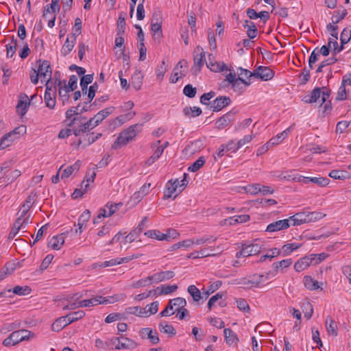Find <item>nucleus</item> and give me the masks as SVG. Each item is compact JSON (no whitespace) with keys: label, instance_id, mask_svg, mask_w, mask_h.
Masks as SVG:
<instances>
[{"label":"nucleus","instance_id":"nucleus-26","mask_svg":"<svg viewBox=\"0 0 351 351\" xmlns=\"http://www.w3.org/2000/svg\"><path fill=\"white\" fill-rule=\"evenodd\" d=\"M328 176L335 180H345L350 178L348 171L337 169L332 170Z\"/></svg>","mask_w":351,"mask_h":351},{"label":"nucleus","instance_id":"nucleus-27","mask_svg":"<svg viewBox=\"0 0 351 351\" xmlns=\"http://www.w3.org/2000/svg\"><path fill=\"white\" fill-rule=\"evenodd\" d=\"M80 165H81L80 161L77 160L73 165L67 167L63 171V172H62V173L61 175V178L62 179L67 178H69L73 173V171H78L80 168Z\"/></svg>","mask_w":351,"mask_h":351},{"label":"nucleus","instance_id":"nucleus-42","mask_svg":"<svg viewBox=\"0 0 351 351\" xmlns=\"http://www.w3.org/2000/svg\"><path fill=\"white\" fill-rule=\"evenodd\" d=\"M158 327L160 331L165 334L171 335V336L176 334V331L173 326L167 324L165 322H160Z\"/></svg>","mask_w":351,"mask_h":351},{"label":"nucleus","instance_id":"nucleus-7","mask_svg":"<svg viewBox=\"0 0 351 351\" xmlns=\"http://www.w3.org/2000/svg\"><path fill=\"white\" fill-rule=\"evenodd\" d=\"M231 103V99L227 96H219L211 102L210 108L213 112H219L223 108L229 106Z\"/></svg>","mask_w":351,"mask_h":351},{"label":"nucleus","instance_id":"nucleus-53","mask_svg":"<svg viewBox=\"0 0 351 351\" xmlns=\"http://www.w3.org/2000/svg\"><path fill=\"white\" fill-rule=\"evenodd\" d=\"M337 58H336L335 57H331L330 58H328L326 60H324V61H322L319 65L318 66L317 70H316V72L317 73H320L322 71V69L325 66H327L328 65H331V64H335L336 62H337Z\"/></svg>","mask_w":351,"mask_h":351},{"label":"nucleus","instance_id":"nucleus-60","mask_svg":"<svg viewBox=\"0 0 351 351\" xmlns=\"http://www.w3.org/2000/svg\"><path fill=\"white\" fill-rule=\"evenodd\" d=\"M193 243H194V241L192 240V239H187V240H185V241H182L178 242V243H177L176 244L173 245L171 247V251L177 250V249L180 248L182 247H190L191 245L193 244Z\"/></svg>","mask_w":351,"mask_h":351},{"label":"nucleus","instance_id":"nucleus-61","mask_svg":"<svg viewBox=\"0 0 351 351\" xmlns=\"http://www.w3.org/2000/svg\"><path fill=\"white\" fill-rule=\"evenodd\" d=\"M12 136L18 139L21 135L26 133V126L21 125L15 128L12 131L10 132Z\"/></svg>","mask_w":351,"mask_h":351},{"label":"nucleus","instance_id":"nucleus-1","mask_svg":"<svg viewBox=\"0 0 351 351\" xmlns=\"http://www.w3.org/2000/svg\"><path fill=\"white\" fill-rule=\"evenodd\" d=\"M142 125L143 124L136 123L130 125L129 128L122 131L112 144V149H117L121 146L128 144L141 131Z\"/></svg>","mask_w":351,"mask_h":351},{"label":"nucleus","instance_id":"nucleus-20","mask_svg":"<svg viewBox=\"0 0 351 351\" xmlns=\"http://www.w3.org/2000/svg\"><path fill=\"white\" fill-rule=\"evenodd\" d=\"M321 88H315L310 95H306L303 99L306 103L312 104L316 102L321 97Z\"/></svg>","mask_w":351,"mask_h":351},{"label":"nucleus","instance_id":"nucleus-59","mask_svg":"<svg viewBox=\"0 0 351 351\" xmlns=\"http://www.w3.org/2000/svg\"><path fill=\"white\" fill-rule=\"evenodd\" d=\"M153 282L151 276L147 277L145 279H141L136 282H134L132 285L133 288H138L141 287H145L147 285H150Z\"/></svg>","mask_w":351,"mask_h":351},{"label":"nucleus","instance_id":"nucleus-44","mask_svg":"<svg viewBox=\"0 0 351 351\" xmlns=\"http://www.w3.org/2000/svg\"><path fill=\"white\" fill-rule=\"evenodd\" d=\"M101 136L102 134L101 133L95 134L94 132H91L86 134L84 138V141L86 142L85 146H88L93 144L97 140H98Z\"/></svg>","mask_w":351,"mask_h":351},{"label":"nucleus","instance_id":"nucleus-38","mask_svg":"<svg viewBox=\"0 0 351 351\" xmlns=\"http://www.w3.org/2000/svg\"><path fill=\"white\" fill-rule=\"evenodd\" d=\"M56 95L50 93H45L44 99L46 106L49 109H53L56 106Z\"/></svg>","mask_w":351,"mask_h":351},{"label":"nucleus","instance_id":"nucleus-22","mask_svg":"<svg viewBox=\"0 0 351 351\" xmlns=\"http://www.w3.org/2000/svg\"><path fill=\"white\" fill-rule=\"evenodd\" d=\"M64 239L62 234L53 237L48 243V246L51 247L53 250H60L64 244Z\"/></svg>","mask_w":351,"mask_h":351},{"label":"nucleus","instance_id":"nucleus-54","mask_svg":"<svg viewBox=\"0 0 351 351\" xmlns=\"http://www.w3.org/2000/svg\"><path fill=\"white\" fill-rule=\"evenodd\" d=\"M17 47V41L16 39L12 38V43L6 45L7 57L12 58L16 53Z\"/></svg>","mask_w":351,"mask_h":351},{"label":"nucleus","instance_id":"nucleus-51","mask_svg":"<svg viewBox=\"0 0 351 351\" xmlns=\"http://www.w3.org/2000/svg\"><path fill=\"white\" fill-rule=\"evenodd\" d=\"M351 39V29L346 27L340 35V40L342 45L347 44Z\"/></svg>","mask_w":351,"mask_h":351},{"label":"nucleus","instance_id":"nucleus-35","mask_svg":"<svg viewBox=\"0 0 351 351\" xmlns=\"http://www.w3.org/2000/svg\"><path fill=\"white\" fill-rule=\"evenodd\" d=\"M289 132H290V128H288L282 132L281 133L277 134L275 137L271 138L269 141V143L272 145L279 144L281 141H282L287 136Z\"/></svg>","mask_w":351,"mask_h":351},{"label":"nucleus","instance_id":"nucleus-49","mask_svg":"<svg viewBox=\"0 0 351 351\" xmlns=\"http://www.w3.org/2000/svg\"><path fill=\"white\" fill-rule=\"evenodd\" d=\"M258 281H255L252 277L251 280L243 278L237 284L241 285L244 289H249L253 287H258Z\"/></svg>","mask_w":351,"mask_h":351},{"label":"nucleus","instance_id":"nucleus-2","mask_svg":"<svg viewBox=\"0 0 351 351\" xmlns=\"http://www.w3.org/2000/svg\"><path fill=\"white\" fill-rule=\"evenodd\" d=\"M325 216V214L320 212H301L290 217V219H292V226H299L302 223L315 222Z\"/></svg>","mask_w":351,"mask_h":351},{"label":"nucleus","instance_id":"nucleus-11","mask_svg":"<svg viewBox=\"0 0 351 351\" xmlns=\"http://www.w3.org/2000/svg\"><path fill=\"white\" fill-rule=\"evenodd\" d=\"M207 67L212 71L219 72L228 70L227 65L224 62H215L212 59V54L208 56V62L206 63Z\"/></svg>","mask_w":351,"mask_h":351},{"label":"nucleus","instance_id":"nucleus-46","mask_svg":"<svg viewBox=\"0 0 351 351\" xmlns=\"http://www.w3.org/2000/svg\"><path fill=\"white\" fill-rule=\"evenodd\" d=\"M31 288L28 286H16L12 289V293L18 295H27L31 293Z\"/></svg>","mask_w":351,"mask_h":351},{"label":"nucleus","instance_id":"nucleus-21","mask_svg":"<svg viewBox=\"0 0 351 351\" xmlns=\"http://www.w3.org/2000/svg\"><path fill=\"white\" fill-rule=\"evenodd\" d=\"M243 27L247 29V34L250 39L254 38L257 35V28L253 22L245 20Z\"/></svg>","mask_w":351,"mask_h":351},{"label":"nucleus","instance_id":"nucleus-34","mask_svg":"<svg viewBox=\"0 0 351 351\" xmlns=\"http://www.w3.org/2000/svg\"><path fill=\"white\" fill-rule=\"evenodd\" d=\"M75 45V44L73 43V40H70V38H66L60 50L62 56H66L69 53H70L72 51Z\"/></svg>","mask_w":351,"mask_h":351},{"label":"nucleus","instance_id":"nucleus-48","mask_svg":"<svg viewBox=\"0 0 351 351\" xmlns=\"http://www.w3.org/2000/svg\"><path fill=\"white\" fill-rule=\"evenodd\" d=\"M347 14L348 12L346 9H343L341 13L339 10L335 11L334 14L331 18L332 23L337 24L346 17Z\"/></svg>","mask_w":351,"mask_h":351},{"label":"nucleus","instance_id":"nucleus-31","mask_svg":"<svg viewBox=\"0 0 351 351\" xmlns=\"http://www.w3.org/2000/svg\"><path fill=\"white\" fill-rule=\"evenodd\" d=\"M16 138L8 132L3 135L0 140V149H3L9 147Z\"/></svg>","mask_w":351,"mask_h":351},{"label":"nucleus","instance_id":"nucleus-24","mask_svg":"<svg viewBox=\"0 0 351 351\" xmlns=\"http://www.w3.org/2000/svg\"><path fill=\"white\" fill-rule=\"evenodd\" d=\"M88 110L89 108L86 106H83L80 110L79 109V106L72 107L66 112V117L67 119H71L73 115H79Z\"/></svg>","mask_w":351,"mask_h":351},{"label":"nucleus","instance_id":"nucleus-33","mask_svg":"<svg viewBox=\"0 0 351 351\" xmlns=\"http://www.w3.org/2000/svg\"><path fill=\"white\" fill-rule=\"evenodd\" d=\"M183 113L186 117H196L202 114V109L199 107H188L186 106L183 109Z\"/></svg>","mask_w":351,"mask_h":351},{"label":"nucleus","instance_id":"nucleus-23","mask_svg":"<svg viewBox=\"0 0 351 351\" xmlns=\"http://www.w3.org/2000/svg\"><path fill=\"white\" fill-rule=\"evenodd\" d=\"M224 337L228 344L237 343L239 338L234 332L230 328H225L223 330Z\"/></svg>","mask_w":351,"mask_h":351},{"label":"nucleus","instance_id":"nucleus-14","mask_svg":"<svg viewBox=\"0 0 351 351\" xmlns=\"http://www.w3.org/2000/svg\"><path fill=\"white\" fill-rule=\"evenodd\" d=\"M204 60L205 53L204 49L202 47L197 46L194 50V65L202 67Z\"/></svg>","mask_w":351,"mask_h":351},{"label":"nucleus","instance_id":"nucleus-13","mask_svg":"<svg viewBox=\"0 0 351 351\" xmlns=\"http://www.w3.org/2000/svg\"><path fill=\"white\" fill-rule=\"evenodd\" d=\"M175 274L172 271H161L151 276L153 282H160L173 278Z\"/></svg>","mask_w":351,"mask_h":351},{"label":"nucleus","instance_id":"nucleus-19","mask_svg":"<svg viewBox=\"0 0 351 351\" xmlns=\"http://www.w3.org/2000/svg\"><path fill=\"white\" fill-rule=\"evenodd\" d=\"M69 324V322L66 319L65 316L58 318L51 325V330L58 332Z\"/></svg>","mask_w":351,"mask_h":351},{"label":"nucleus","instance_id":"nucleus-15","mask_svg":"<svg viewBox=\"0 0 351 351\" xmlns=\"http://www.w3.org/2000/svg\"><path fill=\"white\" fill-rule=\"evenodd\" d=\"M325 325L326 330L330 335L337 336L338 328L336 322L330 317L328 316L326 319Z\"/></svg>","mask_w":351,"mask_h":351},{"label":"nucleus","instance_id":"nucleus-4","mask_svg":"<svg viewBox=\"0 0 351 351\" xmlns=\"http://www.w3.org/2000/svg\"><path fill=\"white\" fill-rule=\"evenodd\" d=\"M36 63L38 64V68L36 70L41 77V82L51 79L52 69L51 68L50 63L47 60L41 61V60H37Z\"/></svg>","mask_w":351,"mask_h":351},{"label":"nucleus","instance_id":"nucleus-32","mask_svg":"<svg viewBox=\"0 0 351 351\" xmlns=\"http://www.w3.org/2000/svg\"><path fill=\"white\" fill-rule=\"evenodd\" d=\"M176 184L173 183V180H169L166 184L164 191V199L171 198L172 195L177 191Z\"/></svg>","mask_w":351,"mask_h":351},{"label":"nucleus","instance_id":"nucleus-3","mask_svg":"<svg viewBox=\"0 0 351 351\" xmlns=\"http://www.w3.org/2000/svg\"><path fill=\"white\" fill-rule=\"evenodd\" d=\"M110 344L114 346L117 350L121 349H134L137 347V343L128 337H114L110 339Z\"/></svg>","mask_w":351,"mask_h":351},{"label":"nucleus","instance_id":"nucleus-37","mask_svg":"<svg viewBox=\"0 0 351 351\" xmlns=\"http://www.w3.org/2000/svg\"><path fill=\"white\" fill-rule=\"evenodd\" d=\"M187 291L192 296L194 302H199L201 298H204V295L201 293L200 291L195 286H189Z\"/></svg>","mask_w":351,"mask_h":351},{"label":"nucleus","instance_id":"nucleus-28","mask_svg":"<svg viewBox=\"0 0 351 351\" xmlns=\"http://www.w3.org/2000/svg\"><path fill=\"white\" fill-rule=\"evenodd\" d=\"M304 284L305 287L311 291L317 290L320 288L319 282L309 276H305L304 277Z\"/></svg>","mask_w":351,"mask_h":351},{"label":"nucleus","instance_id":"nucleus-18","mask_svg":"<svg viewBox=\"0 0 351 351\" xmlns=\"http://www.w3.org/2000/svg\"><path fill=\"white\" fill-rule=\"evenodd\" d=\"M143 80V75L141 71H137L132 75L130 83L135 90H138L141 88Z\"/></svg>","mask_w":351,"mask_h":351},{"label":"nucleus","instance_id":"nucleus-8","mask_svg":"<svg viewBox=\"0 0 351 351\" xmlns=\"http://www.w3.org/2000/svg\"><path fill=\"white\" fill-rule=\"evenodd\" d=\"M31 335H33V334L27 330H18L10 334V339H12L14 343L16 345L23 341L28 340Z\"/></svg>","mask_w":351,"mask_h":351},{"label":"nucleus","instance_id":"nucleus-50","mask_svg":"<svg viewBox=\"0 0 351 351\" xmlns=\"http://www.w3.org/2000/svg\"><path fill=\"white\" fill-rule=\"evenodd\" d=\"M81 130H83L84 132H89L90 130L95 128L97 126V123L93 119V118H90L89 121L86 123H81Z\"/></svg>","mask_w":351,"mask_h":351},{"label":"nucleus","instance_id":"nucleus-30","mask_svg":"<svg viewBox=\"0 0 351 351\" xmlns=\"http://www.w3.org/2000/svg\"><path fill=\"white\" fill-rule=\"evenodd\" d=\"M49 8H51L52 12L56 13L60 11V5H59V0H51L50 4L44 7L43 16L46 17L47 14L49 12Z\"/></svg>","mask_w":351,"mask_h":351},{"label":"nucleus","instance_id":"nucleus-56","mask_svg":"<svg viewBox=\"0 0 351 351\" xmlns=\"http://www.w3.org/2000/svg\"><path fill=\"white\" fill-rule=\"evenodd\" d=\"M311 182L317 184L319 186L324 187L329 184L330 180L324 177H312Z\"/></svg>","mask_w":351,"mask_h":351},{"label":"nucleus","instance_id":"nucleus-5","mask_svg":"<svg viewBox=\"0 0 351 351\" xmlns=\"http://www.w3.org/2000/svg\"><path fill=\"white\" fill-rule=\"evenodd\" d=\"M292 223V219L290 217L285 219L278 220L269 223L266 228V231L269 232H274L280 230L288 229Z\"/></svg>","mask_w":351,"mask_h":351},{"label":"nucleus","instance_id":"nucleus-36","mask_svg":"<svg viewBox=\"0 0 351 351\" xmlns=\"http://www.w3.org/2000/svg\"><path fill=\"white\" fill-rule=\"evenodd\" d=\"M93 80V75L88 74L84 75L80 80V86L82 88V91L84 94H86L88 85L92 83Z\"/></svg>","mask_w":351,"mask_h":351},{"label":"nucleus","instance_id":"nucleus-64","mask_svg":"<svg viewBox=\"0 0 351 351\" xmlns=\"http://www.w3.org/2000/svg\"><path fill=\"white\" fill-rule=\"evenodd\" d=\"M89 184H86L82 189H76L72 193L71 196L73 199H77L82 197V195L88 190Z\"/></svg>","mask_w":351,"mask_h":351},{"label":"nucleus","instance_id":"nucleus-41","mask_svg":"<svg viewBox=\"0 0 351 351\" xmlns=\"http://www.w3.org/2000/svg\"><path fill=\"white\" fill-rule=\"evenodd\" d=\"M78 78L76 75H72L70 76L68 86H65L64 90L66 93L75 90L77 88Z\"/></svg>","mask_w":351,"mask_h":351},{"label":"nucleus","instance_id":"nucleus-57","mask_svg":"<svg viewBox=\"0 0 351 351\" xmlns=\"http://www.w3.org/2000/svg\"><path fill=\"white\" fill-rule=\"evenodd\" d=\"M178 289V286L176 285H162L161 289L158 293L159 295H168Z\"/></svg>","mask_w":351,"mask_h":351},{"label":"nucleus","instance_id":"nucleus-25","mask_svg":"<svg viewBox=\"0 0 351 351\" xmlns=\"http://www.w3.org/2000/svg\"><path fill=\"white\" fill-rule=\"evenodd\" d=\"M88 110L89 108L86 106H83L80 110L79 109V106L72 107L66 112V117L67 119H71L73 115H79Z\"/></svg>","mask_w":351,"mask_h":351},{"label":"nucleus","instance_id":"nucleus-29","mask_svg":"<svg viewBox=\"0 0 351 351\" xmlns=\"http://www.w3.org/2000/svg\"><path fill=\"white\" fill-rule=\"evenodd\" d=\"M301 246L302 244L300 243H287L284 245L280 250L282 255L285 256L290 254L293 251L299 249L300 247H301Z\"/></svg>","mask_w":351,"mask_h":351},{"label":"nucleus","instance_id":"nucleus-45","mask_svg":"<svg viewBox=\"0 0 351 351\" xmlns=\"http://www.w3.org/2000/svg\"><path fill=\"white\" fill-rule=\"evenodd\" d=\"M346 77H343L341 84L339 88L337 95L336 97V100L343 101L346 99Z\"/></svg>","mask_w":351,"mask_h":351},{"label":"nucleus","instance_id":"nucleus-17","mask_svg":"<svg viewBox=\"0 0 351 351\" xmlns=\"http://www.w3.org/2000/svg\"><path fill=\"white\" fill-rule=\"evenodd\" d=\"M114 110V107L110 106L100 110L97 112L93 118L95 121V122L99 125L104 119H105L108 116L111 114Z\"/></svg>","mask_w":351,"mask_h":351},{"label":"nucleus","instance_id":"nucleus-52","mask_svg":"<svg viewBox=\"0 0 351 351\" xmlns=\"http://www.w3.org/2000/svg\"><path fill=\"white\" fill-rule=\"evenodd\" d=\"M205 163L204 157H199L195 162H194L189 168V171L195 172L199 170Z\"/></svg>","mask_w":351,"mask_h":351},{"label":"nucleus","instance_id":"nucleus-10","mask_svg":"<svg viewBox=\"0 0 351 351\" xmlns=\"http://www.w3.org/2000/svg\"><path fill=\"white\" fill-rule=\"evenodd\" d=\"M140 335L142 339H148L153 344L159 343L160 339L156 330L149 328H143L140 330Z\"/></svg>","mask_w":351,"mask_h":351},{"label":"nucleus","instance_id":"nucleus-9","mask_svg":"<svg viewBox=\"0 0 351 351\" xmlns=\"http://www.w3.org/2000/svg\"><path fill=\"white\" fill-rule=\"evenodd\" d=\"M112 298V297L109 298H104L102 296H96L95 298H93L89 300H82V307H88V306H93L97 304H108L111 303L110 299Z\"/></svg>","mask_w":351,"mask_h":351},{"label":"nucleus","instance_id":"nucleus-55","mask_svg":"<svg viewBox=\"0 0 351 351\" xmlns=\"http://www.w3.org/2000/svg\"><path fill=\"white\" fill-rule=\"evenodd\" d=\"M145 235H146L150 238L156 239L158 241L165 240V239L162 238V236H165V233H162L159 230H148L145 233Z\"/></svg>","mask_w":351,"mask_h":351},{"label":"nucleus","instance_id":"nucleus-12","mask_svg":"<svg viewBox=\"0 0 351 351\" xmlns=\"http://www.w3.org/2000/svg\"><path fill=\"white\" fill-rule=\"evenodd\" d=\"M234 114V112L230 111L220 117L215 123L216 128L221 130L228 125V124L232 121Z\"/></svg>","mask_w":351,"mask_h":351},{"label":"nucleus","instance_id":"nucleus-63","mask_svg":"<svg viewBox=\"0 0 351 351\" xmlns=\"http://www.w3.org/2000/svg\"><path fill=\"white\" fill-rule=\"evenodd\" d=\"M197 93L196 88L193 87L191 84H187L183 89V93L189 98H193Z\"/></svg>","mask_w":351,"mask_h":351},{"label":"nucleus","instance_id":"nucleus-58","mask_svg":"<svg viewBox=\"0 0 351 351\" xmlns=\"http://www.w3.org/2000/svg\"><path fill=\"white\" fill-rule=\"evenodd\" d=\"M142 228H136V229L133 230L132 232H130L129 234L125 237V240L126 242L131 243L134 241L138 234L141 232Z\"/></svg>","mask_w":351,"mask_h":351},{"label":"nucleus","instance_id":"nucleus-40","mask_svg":"<svg viewBox=\"0 0 351 351\" xmlns=\"http://www.w3.org/2000/svg\"><path fill=\"white\" fill-rule=\"evenodd\" d=\"M85 316V312L84 311H77L76 312H73L69 313L65 316L66 319L69 322V324L83 318Z\"/></svg>","mask_w":351,"mask_h":351},{"label":"nucleus","instance_id":"nucleus-16","mask_svg":"<svg viewBox=\"0 0 351 351\" xmlns=\"http://www.w3.org/2000/svg\"><path fill=\"white\" fill-rule=\"evenodd\" d=\"M243 246L246 257L259 254L262 249V245L258 243L243 244Z\"/></svg>","mask_w":351,"mask_h":351},{"label":"nucleus","instance_id":"nucleus-43","mask_svg":"<svg viewBox=\"0 0 351 351\" xmlns=\"http://www.w3.org/2000/svg\"><path fill=\"white\" fill-rule=\"evenodd\" d=\"M222 285V282L220 280H217L212 283L208 287V289L202 293L204 298L206 299L215 291H217Z\"/></svg>","mask_w":351,"mask_h":351},{"label":"nucleus","instance_id":"nucleus-6","mask_svg":"<svg viewBox=\"0 0 351 351\" xmlns=\"http://www.w3.org/2000/svg\"><path fill=\"white\" fill-rule=\"evenodd\" d=\"M254 77L259 78L264 81L271 80L274 76L273 70L267 66H259L256 71L253 72Z\"/></svg>","mask_w":351,"mask_h":351},{"label":"nucleus","instance_id":"nucleus-47","mask_svg":"<svg viewBox=\"0 0 351 351\" xmlns=\"http://www.w3.org/2000/svg\"><path fill=\"white\" fill-rule=\"evenodd\" d=\"M328 45L330 47H332V53L333 55L332 57H335V56L341 52L343 49V45L341 43V45L339 46L338 43L336 39L332 40L331 38L328 39Z\"/></svg>","mask_w":351,"mask_h":351},{"label":"nucleus","instance_id":"nucleus-62","mask_svg":"<svg viewBox=\"0 0 351 351\" xmlns=\"http://www.w3.org/2000/svg\"><path fill=\"white\" fill-rule=\"evenodd\" d=\"M170 300H171V303L173 304L174 309L175 308H183V307H185L186 306V301L183 298H180L179 297V298H173V299Z\"/></svg>","mask_w":351,"mask_h":351},{"label":"nucleus","instance_id":"nucleus-39","mask_svg":"<svg viewBox=\"0 0 351 351\" xmlns=\"http://www.w3.org/2000/svg\"><path fill=\"white\" fill-rule=\"evenodd\" d=\"M124 12L119 14V19L117 20V35H123L125 32V20Z\"/></svg>","mask_w":351,"mask_h":351}]
</instances>
